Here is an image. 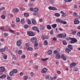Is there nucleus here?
<instances>
[{
  "mask_svg": "<svg viewBox=\"0 0 80 80\" xmlns=\"http://www.w3.org/2000/svg\"><path fill=\"white\" fill-rule=\"evenodd\" d=\"M30 40H37V39L36 38H31Z\"/></svg>",
  "mask_w": 80,
  "mask_h": 80,
  "instance_id": "33",
  "label": "nucleus"
},
{
  "mask_svg": "<svg viewBox=\"0 0 80 80\" xmlns=\"http://www.w3.org/2000/svg\"><path fill=\"white\" fill-rule=\"evenodd\" d=\"M28 76H25L23 77L24 79V80H27L28 78Z\"/></svg>",
  "mask_w": 80,
  "mask_h": 80,
  "instance_id": "43",
  "label": "nucleus"
},
{
  "mask_svg": "<svg viewBox=\"0 0 80 80\" xmlns=\"http://www.w3.org/2000/svg\"><path fill=\"white\" fill-rule=\"evenodd\" d=\"M49 9L50 10H57V8L55 7H52L51 6H50L48 7Z\"/></svg>",
  "mask_w": 80,
  "mask_h": 80,
  "instance_id": "4",
  "label": "nucleus"
},
{
  "mask_svg": "<svg viewBox=\"0 0 80 80\" xmlns=\"http://www.w3.org/2000/svg\"><path fill=\"white\" fill-rule=\"evenodd\" d=\"M47 28L48 30H50V29H52V27H51V26L50 25H48L47 26Z\"/></svg>",
  "mask_w": 80,
  "mask_h": 80,
  "instance_id": "29",
  "label": "nucleus"
},
{
  "mask_svg": "<svg viewBox=\"0 0 80 80\" xmlns=\"http://www.w3.org/2000/svg\"><path fill=\"white\" fill-rule=\"evenodd\" d=\"M6 75L5 74H3L0 77V78H6Z\"/></svg>",
  "mask_w": 80,
  "mask_h": 80,
  "instance_id": "15",
  "label": "nucleus"
},
{
  "mask_svg": "<svg viewBox=\"0 0 80 80\" xmlns=\"http://www.w3.org/2000/svg\"><path fill=\"white\" fill-rule=\"evenodd\" d=\"M52 53V50H49L48 52V55H51Z\"/></svg>",
  "mask_w": 80,
  "mask_h": 80,
  "instance_id": "20",
  "label": "nucleus"
},
{
  "mask_svg": "<svg viewBox=\"0 0 80 80\" xmlns=\"http://www.w3.org/2000/svg\"><path fill=\"white\" fill-rule=\"evenodd\" d=\"M4 37H7V36H8V33H4Z\"/></svg>",
  "mask_w": 80,
  "mask_h": 80,
  "instance_id": "47",
  "label": "nucleus"
},
{
  "mask_svg": "<svg viewBox=\"0 0 80 80\" xmlns=\"http://www.w3.org/2000/svg\"><path fill=\"white\" fill-rule=\"evenodd\" d=\"M7 80H11V79H12V78L8 76L7 78Z\"/></svg>",
  "mask_w": 80,
  "mask_h": 80,
  "instance_id": "44",
  "label": "nucleus"
},
{
  "mask_svg": "<svg viewBox=\"0 0 80 80\" xmlns=\"http://www.w3.org/2000/svg\"><path fill=\"white\" fill-rule=\"evenodd\" d=\"M1 51L2 52H5V49L3 48L1 49Z\"/></svg>",
  "mask_w": 80,
  "mask_h": 80,
  "instance_id": "50",
  "label": "nucleus"
},
{
  "mask_svg": "<svg viewBox=\"0 0 80 80\" xmlns=\"http://www.w3.org/2000/svg\"><path fill=\"white\" fill-rule=\"evenodd\" d=\"M28 50H29L30 51H32L33 50V48L29 47L28 49Z\"/></svg>",
  "mask_w": 80,
  "mask_h": 80,
  "instance_id": "36",
  "label": "nucleus"
},
{
  "mask_svg": "<svg viewBox=\"0 0 80 80\" xmlns=\"http://www.w3.org/2000/svg\"><path fill=\"white\" fill-rule=\"evenodd\" d=\"M67 14H66V13H65L64 12V13L62 14V17H66L67 16Z\"/></svg>",
  "mask_w": 80,
  "mask_h": 80,
  "instance_id": "46",
  "label": "nucleus"
},
{
  "mask_svg": "<svg viewBox=\"0 0 80 80\" xmlns=\"http://www.w3.org/2000/svg\"><path fill=\"white\" fill-rule=\"evenodd\" d=\"M37 28H38L36 27H34L32 28V29L33 30H36Z\"/></svg>",
  "mask_w": 80,
  "mask_h": 80,
  "instance_id": "40",
  "label": "nucleus"
},
{
  "mask_svg": "<svg viewBox=\"0 0 80 80\" xmlns=\"http://www.w3.org/2000/svg\"><path fill=\"white\" fill-rule=\"evenodd\" d=\"M38 66L37 65H36L35 67V68L36 69V70H37L38 69Z\"/></svg>",
  "mask_w": 80,
  "mask_h": 80,
  "instance_id": "64",
  "label": "nucleus"
},
{
  "mask_svg": "<svg viewBox=\"0 0 80 80\" xmlns=\"http://www.w3.org/2000/svg\"><path fill=\"white\" fill-rule=\"evenodd\" d=\"M16 22H17V23H19V22H20V18H17L16 19Z\"/></svg>",
  "mask_w": 80,
  "mask_h": 80,
  "instance_id": "26",
  "label": "nucleus"
},
{
  "mask_svg": "<svg viewBox=\"0 0 80 80\" xmlns=\"http://www.w3.org/2000/svg\"><path fill=\"white\" fill-rule=\"evenodd\" d=\"M25 23V19L23 18L21 20V24L23 25Z\"/></svg>",
  "mask_w": 80,
  "mask_h": 80,
  "instance_id": "9",
  "label": "nucleus"
},
{
  "mask_svg": "<svg viewBox=\"0 0 80 80\" xmlns=\"http://www.w3.org/2000/svg\"><path fill=\"white\" fill-rule=\"evenodd\" d=\"M41 37L42 40H44L45 39V36H42Z\"/></svg>",
  "mask_w": 80,
  "mask_h": 80,
  "instance_id": "49",
  "label": "nucleus"
},
{
  "mask_svg": "<svg viewBox=\"0 0 80 80\" xmlns=\"http://www.w3.org/2000/svg\"><path fill=\"white\" fill-rule=\"evenodd\" d=\"M61 58H63V60H67V58L65 57V56L63 54H62L61 55Z\"/></svg>",
  "mask_w": 80,
  "mask_h": 80,
  "instance_id": "10",
  "label": "nucleus"
},
{
  "mask_svg": "<svg viewBox=\"0 0 80 80\" xmlns=\"http://www.w3.org/2000/svg\"><path fill=\"white\" fill-rule=\"evenodd\" d=\"M8 49V47H7V46H5L4 48V49L5 51L7 50Z\"/></svg>",
  "mask_w": 80,
  "mask_h": 80,
  "instance_id": "57",
  "label": "nucleus"
},
{
  "mask_svg": "<svg viewBox=\"0 0 80 80\" xmlns=\"http://www.w3.org/2000/svg\"><path fill=\"white\" fill-rule=\"evenodd\" d=\"M9 75H10V76H13V72H12V71H11L10 73H9Z\"/></svg>",
  "mask_w": 80,
  "mask_h": 80,
  "instance_id": "30",
  "label": "nucleus"
},
{
  "mask_svg": "<svg viewBox=\"0 0 80 80\" xmlns=\"http://www.w3.org/2000/svg\"><path fill=\"white\" fill-rule=\"evenodd\" d=\"M24 28L27 29V28H28L29 27L28 25H25L24 26Z\"/></svg>",
  "mask_w": 80,
  "mask_h": 80,
  "instance_id": "38",
  "label": "nucleus"
},
{
  "mask_svg": "<svg viewBox=\"0 0 80 80\" xmlns=\"http://www.w3.org/2000/svg\"><path fill=\"white\" fill-rule=\"evenodd\" d=\"M56 54V57L55 58L56 59H60V58L61 57V56L59 52H57L55 53Z\"/></svg>",
  "mask_w": 80,
  "mask_h": 80,
  "instance_id": "2",
  "label": "nucleus"
},
{
  "mask_svg": "<svg viewBox=\"0 0 80 80\" xmlns=\"http://www.w3.org/2000/svg\"><path fill=\"white\" fill-rule=\"evenodd\" d=\"M50 77V76H49V75H47L46 77V79H48V78H49Z\"/></svg>",
  "mask_w": 80,
  "mask_h": 80,
  "instance_id": "61",
  "label": "nucleus"
},
{
  "mask_svg": "<svg viewBox=\"0 0 80 80\" xmlns=\"http://www.w3.org/2000/svg\"><path fill=\"white\" fill-rule=\"evenodd\" d=\"M66 40H77V39H76V38H69L68 37L66 38Z\"/></svg>",
  "mask_w": 80,
  "mask_h": 80,
  "instance_id": "5",
  "label": "nucleus"
},
{
  "mask_svg": "<svg viewBox=\"0 0 80 80\" xmlns=\"http://www.w3.org/2000/svg\"><path fill=\"white\" fill-rule=\"evenodd\" d=\"M4 9H5V7H2V8H1L0 9V12L1 11H2V10H4Z\"/></svg>",
  "mask_w": 80,
  "mask_h": 80,
  "instance_id": "48",
  "label": "nucleus"
},
{
  "mask_svg": "<svg viewBox=\"0 0 80 80\" xmlns=\"http://www.w3.org/2000/svg\"><path fill=\"white\" fill-rule=\"evenodd\" d=\"M32 25H37V22L34 19H32Z\"/></svg>",
  "mask_w": 80,
  "mask_h": 80,
  "instance_id": "12",
  "label": "nucleus"
},
{
  "mask_svg": "<svg viewBox=\"0 0 80 80\" xmlns=\"http://www.w3.org/2000/svg\"><path fill=\"white\" fill-rule=\"evenodd\" d=\"M18 54H22V51L19 50L18 52Z\"/></svg>",
  "mask_w": 80,
  "mask_h": 80,
  "instance_id": "34",
  "label": "nucleus"
},
{
  "mask_svg": "<svg viewBox=\"0 0 80 80\" xmlns=\"http://www.w3.org/2000/svg\"><path fill=\"white\" fill-rule=\"evenodd\" d=\"M62 21L63 20H62V19H60L59 18H58L56 19V22H58L59 23H62Z\"/></svg>",
  "mask_w": 80,
  "mask_h": 80,
  "instance_id": "11",
  "label": "nucleus"
},
{
  "mask_svg": "<svg viewBox=\"0 0 80 80\" xmlns=\"http://www.w3.org/2000/svg\"><path fill=\"white\" fill-rule=\"evenodd\" d=\"M11 27L12 28H14L15 27V25L14 24H12L11 25Z\"/></svg>",
  "mask_w": 80,
  "mask_h": 80,
  "instance_id": "52",
  "label": "nucleus"
},
{
  "mask_svg": "<svg viewBox=\"0 0 80 80\" xmlns=\"http://www.w3.org/2000/svg\"><path fill=\"white\" fill-rule=\"evenodd\" d=\"M62 24H67V22H64V21H62Z\"/></svg>",
  "mask_w": 80,
  "mask_h": 80,
  "instance_id": "60",
  "label": "nucleus"
},
{
  "mask_svg": "<svg viewBox=\"0 0 80 80\" xmlns=\"http://www.w3.org/2000/svg\"><path fill=\"white\" fill-rule=\"evenodd\" d=\"M31 42H32V43H35V42H37V41H36V40H35V41L31 40Z\"/></svg>",
  "mask_w": 80,
  "mask_h": 80,
  "instance_id": "63",
  "label": "nucleus"
},
{
  "mask_svg": "<svg viewBox=\"0 0 80 80\" xmlns=\"http://www.w3.org/2000/svg\"><path fill=\"white\" fill-rule=\"evenodd\" d=\"M76 42H77V40H71L70 41L71 43H74Z\"/></svg>",
  "mask_w": 80,
  "mask_h": 80,
  "instance_id": "22",
  "label": "nucleus"
},
{
  "mask_svg": "<svg viewBox=\"0 0 80 80\" xmlns=\"http://www.w3.org/2000/svg\"><path fill=\"white\" fill-rule=\"evenodd\" d=\"M68 49L70 50H73V46L71 45H69L68 46Z\"/></svg>",
  "mask_w": 80,
  "mask_h": 80,
  "instance_id": "14",
  "label": "nucleus"
},
{
  "mask_svg": "<svg viewBox=\"0 0 80 80\" xmlns=\"http://www.w3.org/2000/svg\"><path fill=\"white\" fill-rule=\"evenodd\" d=\"M5 71V68L3 67H0V72H3Z\"/></svg>",
  "mask_w": 80,
  "mask_h": 80,
  "instance_id": "7",
  "label": "nucleus"
},
{
  "mask_svg": "<svg viewBox=\"0 0 80 80\" xmlns=\"http://www.w3.org/2000/svg\"><path fill=\"white\" fill-rule=\"evenodd\" d=\"M66 36L67 35L65 33L63 34H60L58 35L59 38H62L63 39L66 38Z\"/></svg>",
  "mask_w": 80,
  "mask_h": 80,
  "instance_id": "1",
  "label": "nucleus"
},
{
  "mask_svg": "<svg viewBox=\"0 0 80 80\" xmlns=\"http://www.w3.org/2000/svg\"><path fill=\"white\" fill-rule=\"evenodd\" d=\"M33 10H34V9H33V8H31L29 9V10L30 11H33Z\"/></svg>",
  "mask_w": 80,
  "mask_h": 80,
  "instance_id": "59",
  "label": "nucleus"
},
{
  "mask_svg": "<svg viewBox=\"0 0 80 80\" xmlns=\"http://www.w3.org/2000/svg\"><path fill=\"white\" fill-rule=\"evenodd\" d=\"M30 76L31 77H33V75H34V74H33V72H31V73L30 74Z\"/></svg>",
  "mask_w": 80,
  "mask_h": 80,
  "instance_id": "56",
  "label": "nucleus"
},
{
  "mask_svg": "<svg viewBox=\"0 0 80 80\" xmlns=\"http://www.w3.org/2000/svg\"><path fill=\"white\" fill-rule=\"evenodd\" d=\"M45 39H46V40H48V37L47 36H45Z\"/></svg>",
  "mask_w": 80,
  "mask_h": 80,
  "instance_id": "58",
  "label": "nucleus"
},
{
  "mask_svg": "<svg viewBox=\"0 0 80 80\" xmlns=\"http://www.w3.org/2000/svg\"><path fill=\"white\" fill-rule=\"evenodd\" d=\"M65 51L66 52H67L68 53H69V52H71V50L67 48L65 49Z\"/></svg>",
  "mask_w": 80,
  "mask_h": 80,
  "instance_id": "17",
  "label": "nucleus"
},
{
  "mask_svg": "<svg viewBox=\"0 0 80 80\" xmlns=\"http://www.w3.org/2000/svg\"><path fill=\"white\" fill-rule=\"evenodd\" d=\"M73 70L74 71H78V68H73Z\"/></svg>",
  "mask_w": 80,
  "mask_h": 80,
  "instance_id": "45",
  "label": "nucleus"
},
{
  "mask_svg": "<svg viewBox=\"0 0 80 80\" xmlns=\"http://www.w3.org/2000/svg\"><path fill=\"white\" fill-rule=\"evenodd\" d=\"M46 72H47V69L45 68H44L41 71L42 73H46Z\"/></svg>",
  "mask_w": 80,
  "mask_h": 80,
  "instance_id": "6",
  "label": "nucleus"
},
{
  "mask_svg": "<svg viewBox=\"0 0 80 80\" xmlns=\"http://www.w3.org/2000/svg\"><path fill=\"white\" fill-rule=\"evenodd\" d=\"M80 23V21L78 20H75L74 21V24H78Z\"/></svg>",
  "mask_w": 80,
  "mask_h": 80,
  "instance_id": "16",
  "label": "nucleus"
},
{
  "mask_svg": "<svg viewBox=\"0 0 80 80\" xmlns=\"http://www.w3.org/2000/svg\"><path fill=\"white\" fill-rule=\"evenodd\" d=\"M28 35L29 36H30V37H32L35 35V34L31 31L28 32Z\"/></svg>",
  "mask_w": 80,
  "mask_h": 80,
  "instance_id": "3",
  "label": "nucleus"
},
{
  "mask_svg": "<svg viewBox=\"0 0 80 80\" xmlns=\"http://www.w3.org/2000/svg\"><path fill=\"white\" fill-rule=\"evenodd\" d=\"M17 45L20 46L21 45V41L19 40L17 42Z\"/></svg>",
  "mask_w": 80,
  "mask_h": 80,
  "instance_id": "18",
  "label": "nucleus"
},
{
  "mask_svg": "<svg viewBox=\"0 0 80 80\" xmlns=\"http://www.w3.org/2000/svg\"><path fill=\"white\" fill-rule=\"evenodd\" d=\"M9 32H11V33H14V31L13 30L9 29Z\"/></svg>",
  "mask_w": 80,
  "mask_h": 80,
  "instance_id": "51",
  "label": "nucleus"
},
{
  "mask_svg": "<svg viewBox=\"0 0 80 80\" xmlns=\"http://www.w3.org/2000/svg\"><path fill=\"white\" fill-rule=\"evenodd\" d=\"M60 51V49L59 48H58L56 50L54 51L53 53L55 54L56 53H58Z\"/></svg>",
  "mask_w": 80,
  "mask_h": 80,
  "instance_id": "13",
  "label": "nucleus"
},
{
  "mask_svg": "<svg viewBox=\"0 0 80 80\" xmlns=\"http://www.w3.org/2000/svg\"><path fill=\"white\" fill-rule=\"evenodd\" d=\"M44 45L46 46V45H48V42H47V40H45L44 42L43 43Z\"/></svg>",
  "mask_w": 80,
  "mask_h": 80,
  "instance_id": "19",
  "label": "nucleus"
},
{
  "mask_svg": "<svg viewBox=\"0 0 80 80\" xmlns=\"http://www.w3.org/2000/svg\"><path fill=\"white\" fill-rule=\"evenodd\" d=\"M77 36H78V37H80V32H78L77 33Z\"/></svg>",
  "mask_w": 80,
  "mask_h": 80,
  "instance_id": "62",
  "label": "nucleus"
},
{
  "mask_svg": "<svg viewBox=\"0 0 80 80\" xmlns=\"http://www.w3.org/2000/svg\"><path fill=\"white\" fill-rule=\"evenodd\" d=\"M62 44L64 45H66L67 44V43L65 40H64L62 41Z\"/></svg>",
  "mask_w": 80,
  "mask_h": 80,
  "instance_id": "25",
  "label": "nucleus"
},
{
  "mask_svg": "<svg viewBox=\"0 0 80 80\" xmlns=\"http://www.w3.org/2000/svg\"><path fill=\"white\" fill-rule=\"evenodd\" d=\"M24 16H25V17H27L29 16V14H28V13H26L24 14Z\"/></svg>",
  "mask_w": 80,
  "mask_h": 80,
  "instance_id": "32",
  "label": "nucleus"
},
{
  "mask_svg": "<svg viewBox=\"0 0 80 80\" xmlns=\"http://www.w3.org/2000/svg\"><path fill=\"white\" fill-rule=\"evenodd\" d=\"M18 11H19V10L17 8L13 9L12 10V12L14 13H17V12H18Z\"/></svg>",
  "mask_w": 80,
  "mask_h": 80,
  "instance_id": "8",
  "label": "nucleus"
},
{
  "mask_svg": "<svg viewBox=\"0 0 80 80\" xmlns=\"http://www.w3.org/2000/svg\"><path fill=\"white\" fill-rule=\"evenodd\" d=\"M26 57L25 55H22L21 56L22 58H25Z\"/></svg>",
  "mask_w": 80,
  "mask_h": 80,
  "instance_id": "53",
  "label": "nucleus"
},
{
  "mask_svg": "<svg viewBox=\"0 0 80 80\" xmlns=\"http://www.w3.org/2000/svg\"><path fill=\"white\" fill-rule=\"evenodd\" d=\"M41 60H42V61H43V62H45V61L47 60H48V58H47L45 59L41 58Z\"/></svg>",
  "mask_w": 80,
  "mask_h": 80,
  "instance_id": "23",
  "label": "nucleus"
},
{
  "mask_svg": "<svg viewBox=\"0 0 80 80\" xmlns=\"http://www.w3.org/2000/svg\"><path fill=\"white\" fill-rule=\"evenodd\" d=\"M33 11L34 12H38V8H34Z\"/></svg>",
  "mask_w": 80,
  "mask_h": 80,
  "instance_id": "21",
  "label": "nucleus"
},
{
  "mask_svg": "<svg viewBox=\"0 0 80 80\" xmlns=\"http://www.w3.org/2000/svg\"><path fill=\"white\" fill-rule=\"evenodd\" d=\"M12 72L13 73H17L18 72V71L16 69H14L13 70Z\"/></svg>",
  "mask_w": 80,
  "mask_h": 80,
  "instance_id": "28",
  "label": "nucleus"
},
{
  "mask_svg": "<svg viewBox=\"0 0 80 80\" xmlns=\"http://www.w3.org/2000/svg\"><path fill=\"white\" fill-rule=\"evenodd\" d=\"M5 15H2L1 16V18H2V19H5Z\"/></svg>",
  "mask_w": 80,
  "mask_h": 80,
  "instance_id": "37",
  "label": "nucleus"
},
{
  "mask_svg": "<svg viewBox=\"0 0 80 80\" xmlns=\"http://www.w3.org/2000/svg\"><path fill=\"white\" fill-rule=\"evenodd\" d=\"M77 31H74L72 32V35H75L77 33Z\"/></svg>",
  "mask_w": 80,
  "mask_h": 80,
  "instance_id": "31",
  "label": "nucleus"
},
{
  "mask_svg": "<svg viewBox=\"0 0 80 80\" xmlns=\"http://www.w3.org/2000/svg\"><path fill=\"white\" fill-rule=\"evenodd\" d=\"M38 45V42H36L34 44V47H37Z\"/></svg>",
  "mask_w": 80,
  "mask_h": 80,
  "instance_id": "42",
  "label": "nucleus"
},
{
  "mask_svg": "<svg viewBox=\"0 0 80 80\" xmlns=\"http://www.w3.org/2000/svg\"><path fill=\"white\" fill-rule=\"evenodd\" d=\"M40 28L41 30H43L44 29V26H43V25L41 26Z\"/></svg>",
  "mask_w": 80,
  "mask_h": 80,
  "instance_id": "35",
  "label": "nucleus"
},
{
  "mask_svg": "<svg viewBox=\"0 0 80 80\" xmlns=\"http://www.w3.org/2000/svg\"><path fill=\"white\" fill-rule=\"evenodd\" d=\"M71 65H72L73 66H75L76 65V64L75 63H71Z\"/></svg>",
  "mask_w": 80,
  "mask_h": 80,
  "instance_id": "55",
  "label": "nucleus"
},
{
  "mask_svg": "<svg viewBox=\"0 0 80 80\" xmlns=\"http://www.w3.org/2000/svg\"><path fill=\"white\" fill-rule=\"evenodd\" d=\"M55 16L56 17H60V14L58 13H56L54 14Z\"/></svg>",
  "mask_w": 80,
  "mask_h": 80,
  "instance_id": "27",
  "label": "nucleus"
},
{
  "mask_svg": "<svg viewBox=\"0 0 80 80\" xmlns=\"http://www.w3.org/2000/svg\"><path fill=\"white\" fill-rule=\"evenodd\" d=\"M49 2L51 4H53L54 3V2L53 0H49Z\"/></svg>",
  "mask_w": 80,
  "mask_h": 80,
  "instance_id": "39",
  "label": "nucleus"
},
{
  "mask_svg": "<svg viewBox=\"0 0 80 80\" xmlns=\"http://www.w3.org/2000/svg\"><path fill=\"white\" fill-rule=\"evenodd\" d=\"M57 24H54L53 25H51L52 27V28H56V27H57Z\"/></svg>",
  "mask_w": 80,
  "mask_h": 80,
  "instance_id": "24",
  "label": "nucleus"
},
{
  "mask_svg": "<svg viewBox=\"0 0 80 80\" xmlns=\"http://www.w3.org/2000/svg\"><path fill=\"white\" fill-rule=\"evenodd\" d=\"M3 58L4 59H7V56L5 55H3Z\"/></svg>",
  "mask_w": 80,
  "mask_h": 80,
  "instance_id": "41",
  "label": "nucleus"
},
{
  "mask_svg": "<svg viewBox=\"0 0 80 80\" xmlns=\"http://www.w3.org/2000/svg\"><path fill=\"white\" fill-rule=\"evenodd\" d=\"M28 23L29 25L31 24V21H30V20H28Z\"/></svg>",
  "mask_w": 80,
  "mask_h": 80,
  "instance_id": "54",
  "label": "nucleus"
}]
</instances>
